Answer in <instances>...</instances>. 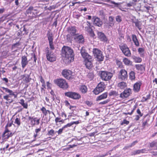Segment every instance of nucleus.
I'll return each instance as SVG.
<instances>
[{
    "instance_id": "obj_1",
    "label": "nucleus",
    "mask_w": 157,
    "mask_h": 157,
    "mask_svg": "<svg viewBox=\"0 0 157 157\" xmlns=\"http://www.w3.org/2000/svg\"><path fill=\"white\" fill-rule=\"evenodd\" d=\"M62 56L64 58L65 63H69L74 60V53L73 50L70 47L64 46L62 50Z\"/></svg>"
},
{
    "instance_id": "obj_2",
    "label": "nucleus",
    "mask_w": 157,
    "mask_h": 157,
    "mask_svg": "<svg viewBox=\"0 0 157 157\" xmlns=\"http://www.w3.org/2000/svg\"><path fill=\"white\" fill-rule=\"evenodd\" d=\"M54 82L60 88L64 90L67 89L69 87L67 82L63 78H59L55 79L54 80Z\"/></svg>"
},
{
    "instance_id": "obj_3",
    "label": "nucleus",
    "mask_w": 157,
    "mask_h": 157,
    "mask_svg": "<svg viewBox=\"0 0 157 157\" xmlns=\"http://www.w3.org/2000/svg\"><path fill=\"white\" fill-rule=\"evenodd\" d=\"M26 15L29 17V19L36 18L38 16L37 10L34 9L32 6H30L26 11Z\"/></svg>"
},
{
    "instance_id": "obj_4",
    "label": "nucleus",
    "mask_w": 157,
    "mask_h": 157,
    "mask_svg": "<svg viewBox=\"0 0 157 157\" xmlns=\"http://www.w3.org/2000/svg\"><path fill=\"white\" fill-rule=\"evenodd\" d=\"M93 53L94 56L96 59L97 61L101 62L103 61L104 56L102 52L98 48H94L93 50Z\"/></svg>"
},
{
    "instance_id": "obj_5",
    "label": "nucleus",
    "mask_w": 157,
    "mask_h": 157,
    "mask_svg": "<svg viewBox=\"0 0 157 157\" xmlns=\"http://www.w3.org/2000/svg\"><path fill=\"white\" fill-rule=\"evenodd\" d=\"M113 73L106 71H101L100 76L102 80L104 81L110 80L113 77Z\"/></svg>"
},
{
    "instance_id": "obj_6",
    "label": "nucleus",
    "mask_w": 157,
    "mask_h": 157,
    "mask_svg": "<svg viewBox=\"0 0 157 157\" xmlns=\"http://www.w3.org/2000/svg\"><path fill=\"white\" fill-rule=\"evenodd\" d=\"M119 47L125 56L129 57L131 56V53L130 50L125 44H121L119 45Z\"/></svg>"
},
{
    "instance_id": "obj_7",
    "label": "nucleus",
    "mask_w": 157,
    "mask_h": 157,
    "mask_svg": "<svg viewBox=\"0 0 157 157\" xmlns=\"http://www.w3.org/2000/svg\"><path fill=\"white\" fill-rule=\"evenodd\" d=\"M65 96L75 100H78L81 98V95L77 92L68 91L64 93Z\"/></svg>"
},
{
    "instance_id": "obj_8",
    "label": "nucleus",
    "mask_w": 157,
    "mask_h": 157,
    "mask_svg": "<svg viewBox=\"0 0 157 157\" xmlns=\"http://www.w3.org/2000/svg\"><path fill=\"white\" fill-rule=\"evenodd\" d=\"M80 53L82 58L84 59V62L94 59L93 56L90 55L86 52V50L84 47H82L81 48Z\"/></svg>"
},
{
    "instance_id": "obj_9",
    "label": "nucleus",
    "mask_w": 157,
    "mask_h": 157,
    "mask_svg": "<svg viewBox=\"0 0 157 157\" xmlns=\"http://www.w3.org/2000/svg\"><path fill=\"white\" fill-rule=\"evenodd\" d=\"M105 86L104 83L103 82H99L96 86V87L93 90V92L96 95H98L100 93L103 91Z\"/></svg>"
},
{
    "instance_id": "obj_10",
    "label": "nucleus",
    "mask_w": 157,
    "mask_h": 157,
    "mask_svg": "<svg viewBox=\"0 0 157 157\" xmlns=\"http://www.w3.org/2000/svg\"><path fill=\"white\" fill-rule=\"evenodd\" d=\"M128 77L127 71L124 69H121L119 72L118 77L119 79L125 81L127 79Z\"/></svg>"
},
{
    "instance_id": "obj_11",
    "label": "nucleus",
    "mask_w": 157,
    "mask_h": 157,
    "mask_svg": "<svg viewBox=\"0 0 157 157\" xmlns=\"http://www.w3.org/2000/svg\"><path fill=\"white\" fill-rule=\"evenodd\" d=\"M48 48L46 50V56L47 60L50 62H53L56 60V56L54 53L51 51H50Z\"/></svg>"
},
{
    "instance_id": "obj_12",
    "label": "nucleus",
    "mask_w": 157,
    "mask_h": 157,
    "mask_svg": "<svg viewBox=\"0 0 157 157\" xmlns=\"http://www.w3.org/2000/svg\"><path fill=\"white\" fill-rule=\"evenodd\" d=\"M132 93V90L131 89L126 88L123 92L120 94V97L122 99H124L128 97Z\"/></svg>"
},
{
    "instance_id": "obj_13",
    "label": "nucleus",
    "mask_w": 157,
    "mask_h": 157,
    "mask_svg": "<svg viewBox=\"0 0 157 157\" xmlns=\"http://www.w3.org/2000/svg\"><path fill=\"white\" fill-rule=\"evenodd\" d=\"M72 71L70 70L64 69L63 70L62 72V75L65 78L70 79L71 78Z\"/></svg>"
},
{
    "instance_id": "obj_14",
    "label": "nucleus",
    "mask_w": 157,
    "mask_h": 157,
    "mask_svg": "<svg viewBox=\"0 0 157 157\" xmlns=\"http://www.w3.org/2000/svg\"><path fill=\"white\" fill-rule=\"evenodd\" d=\"M93 23L94 25L99 27H101L103 25L102 21L98 17L94 16L92 17Z\"/></svg>"
},
{
    "instance_id": "obj_15",
    "label": "nucleus",
    "mask_w": 157,
    "mask_h": 157,
    "mask_svg": "<svg viewBox=\"0 0 157 157\" xmlns=\"http://www.w3.org/2000/svg\"><path fill=\"white\" fill-rule=\"evenodd\" d=\"M97 36L98 38L100 41L104 42H106L107 41V38L106 35L103 33L98 31L97 33Z\"/></svg>"
},
{
    "instance_id": "obj_16",
    "label": "nucleus",
    "mask_w": 157,
    "mask_h": 157,
    "mask_svg": "<svg viewBox=\"0 0 157 157\" xmlns=\"http://www.w3.org/2000/svg\"><path fill=\"white\" fill-rule=\"evenodd\" d=\"M75 40L79 44H83L84 42V39L83 36L82 35H79L78 34H76L74 37Z\"/></svg>"
},
{
    "instance_id": "obj_17",
    "label": "nucleus",
    "mask_w": 157,
    "mask_h": 157,
    "mask_svg": "<svg viewBox=\"0 0 157 157\" xmlns=\"http://www.w3.org/2000/svg\"><path fill=\"white\" fill-rule=\"evenodd\" d=\"M142 84L141 81H139L136 82L133 85V90L135 92H138L140 90Z\"/></svg>"
},
{
    "instance_id": "obj_18",
    "label": "nucleus",
    "mask_w": 157,
    "mask_h": 157,
    "mask_svg": "<svg viewBox=\"0 0 157 157\" xmlns=\"http://www.w3.org/2000/svg\"><path fill=\"white\" fill-rule=\"evenodd\" d=\"M68 32L72 36H75L77 32L76 27L75 26H71L69 27L67 29Z\"/></svg>"
},
{
    "instance_id": "obj_19",
    "label": "nucleus",
    "mask_w": 157,
    "mask_h": 157,
    "mask_svg": "<svg viewBox=\"0 0 157 157\" xmlns=\"http://www.w3.org/2000/svg\"><path fill=\"white\" fill-rule=\"evenodd\" d=\"M40 119L37 117L32 118L30 120V124L32 127L35 126L36 125H38L40 123Z\"/></svg>"
},
{
    "instance_id": "obj_20",
    "label": "nucleus",
    "mask_w": 157,
    "mask_h": 157,
    "mask_svg": "<svg viewBox=\"0 0 157 157\" xmlns=\"http://www.w3.org/2000/svg\"><path fill=\"white\" fill-rule=\"evenodd\" d=\"M21 59V66L23 69L28 64V61L27 56H22Z\"/></svg>"
},
{
    "instance_id": "obj_21",
    "label": "nucleus",
    "mask_w": 157,
    "mask_h": 157,
    "mask_svg": "<svg viewBox=\"0 0 157 157\" xmlns=\"http://www.w3.org/2000/svg\"><path fill=\"white\" fill-rule=\"evenodd\" d=\"M147 151V150L145 149L134 151L131 152V155H134L140 154L141 153H146Z\"/></svg>"
},
{
    "instance_id": "obj_22",
    "label": "nucleus",
    "mask_w": 157,
    "mask_h": 157,
    "mask_svg": "<svg viewBox=\"0 0 157 157\" xmlns=\"http://www.w3.org/2000/svg\"><path fill=\"white\" fill-rule=\"evenodd\" d=\"M116 149L115 147H113L112 150H110L108 152H107L106 153L103 154H99L98 155H95L93 157H105L108 155H111V152L112 151L115 150Z\"/></svg>"
},
{
    "instance_id": "obj_23",
    "label": "nucleus",
    "mask_w": 157,
    "mask_h": 157,
    "mask_svg": "<svg viewBox=\"0 0 157 157\" xmlns=\"http://www.w3.org/2000/svg\"><path fill=\"white\" fill-rule=\"evenodd\" d=\"M93 61L94 59H92L84 62V63L86 67L89 69H90L93 67Z\"/></svg>"
},
{
    "instance_id": "obj_24",
    "label": "nucleus",
    "mask_w": 157,
    "mask_h": 157,
    "mask_svg": "<svg viewBox=\"0 0 157 157\" xmlns=\"http://www.w3.org/2000/svg\"><path fill=\"white\" fill-rule=\"evenodd\" d=\"M107 96L108 93L107 92L104 93L101 95L97 97L96 99V101H99L105 99L107 97Z\"/></svg>"
},
{
    "instance_id": "obj_25",
    "label": "nucleus",
    "mask_w": 157,
    "mask_h": 157,
    "mask_svg": "<svg viewBox=\"0 0 157 157\" xmlns=\"http://www.w3.org/2000/svg\"><path fill=\"white\" fill-rule=\"evenodd\" d=\"M135 67L138 71H144L145 70V64H138L135 65Z\"/></svg>"
},
{
    "instance_id": "obj_26",
    "label": "nucleus",
    "mask_w": 157,
    "mask_h": 157,
    "mask_svg": "<svg viewBox=\"0 0 157 157\" xmlns=\"http://www.w3.org/2000/svg\"><path fill=\"white\" fill-rule=\"evenodd\" d=\"M132 38L135 46L136 47H139L140 45V43L136 36L135 35L132 34Z\"/></svg>"
},
{
    "instance_id": "obj_27",
    "label": "nucleus",
    "mask_w": 157,
    "mask_h": 157,
    "mask_svg": "<svg viewBox=\"0 0 157 157\" xmlns=\"http://www.w3.org/2000/svg\"><path fill=\"white\" fill-rule=\"evenodd\" d=\"M138 52L140 57H144L145 54V48H139L138 49Z\"/></svg>"
},
{
    "instance_id": "obj_28",
    "label": "nucleus",
    "mask_w": 157,
    "mask_h": 157,
    "mask_svg": "<svg viewBox=\"0 0 157 157\" xmlns=\"http://www.w3.org/2000/svg\"><path fill=\"white\" fill-rule=\"evenodd\" d=\"M123 62L124 64L126 66L131 65L132 63V62L130 59L126 57H124L123 59Z\"/></svg>"
},
{
    "instance_id": "obj_29",
    "label": "nucleus",
    "mask_w": 157,
    "mask_h": 157,
    "mask_svg": "<svg viewBox=\"0 0 157 157\" xmlns=\"http://www.w3.org/2000/svg\"><path fill=\"white\" fill-rule=\"evenodd\" d=\"M87 90L86 86L84 85H82L79 88V90L83 94L86 93L87 91Z\"/></svg>"
},
{
    "instance_id": "obj_30",
    "label": "nucleus",
    "mask_w": 157,
    "mask_h": 157,
    "mask_svg": "<svg viewBox=\"0 0 157 157\" xmlns=\"http://www.w3.org/2000/svg\"><path fill=\"white\" fill-rule=\"evenodd\" d=\"M133 22L135 24L136 26V27L140 30L141 29V26L142 23L140 21L137 20L136 21H133Z\"/></svg>"
},
{
    "instance_id": "obj_31",
    "label": "nucleus",
    "mask_w": 157,
    "mask_h": 157,
    "mask_svg": "<svg viewBox=\"0 0 157 157\" xmlns=\"http://www.w3.org/2000/svg\"><path fill=\"white\" fill-rule=\"evenodd\" d=\"M47 36L49 42H52L53 40V37L52 34L50 32L48 31L47 34Z\"/></svg>"
},
{
    "instance_id": "obj_32",
    "label": "nucleus",
    "mask_w": 157,
    "mask_h": 157,
    "mask_svg": "<svg viewBox=\"0 0 157 157\" xmlns=\"http://www.w3.org/2000/svg\"><path fill=\"white\" fill-rule=\"evenodd\" d=\"M9 130L7 129H6L2 135V137L3 139H8L10 135H9Z\"/></svg>"
},
{
    "instance_id": "obj_33",
    "label": "nucleus",
    "mask_w": 157,
    "mask_h": 157,
    "mask_svg": "<svg viewBox=\"0 0 157 157\" xmlns=\"http://www.w3.org/2000/svg\"><path fill=\"white\" fill-rule=\"evenodd\" d=\"M40 130L41 128H37V129H35L33 136L35 138L40 136Z\"/></svg>"
},
{
    "instance_id": "obj_34",
    "label": "nucleus",
    "mask_w": 157,
    "mask_h": 157,
    "mask_svg": "<svg viewBox=\"0 0 157 157\" xmlns=\"http://www.w3.org/2000/svg\"><path fill=\"white\" fill-rule=\"evenodd\" d=\"M83 143V142H82L81 143H78V142L76 143L75 142V144L73 145H68V147H67L66 149L67 150H68L69 148H73L75 147H76L78 146V145H80L82 144V143Z\"/></svg>"
},
{
    "instance_id": "obj_35",
    "label": "nucleus",
    "mask_w": 157,
    "mask_h": 157,
    "mask_svg": "<svg viewBox=\"0 0 157 157\" xmlns=\"http://www.w3.org/2000/svg\"><path fill=\"white\" fill-rule=\"evenodd\" d=\"M133 59L136 63H140L142 61V59L139 56H134L133 57Z\"/></svg>"
},
{
    "instance_id": "obj_36",
    "label": "nucleus",
    "mask_w": 157,
    "mask_h": 157,
    "mask_svg": "<svg viewBox=\"0 0 157 157\" xmlns=\"http://www.w3.org/2000/svg\"><path fill=\"white\" fill-rule=\"evenodd\" d=\"M118 86L121 89H123L126 87L127 84L125 82H121L118 84Z\"/></svg>"
},
{
    "instance_id": "obj_37",
    "label": "nucleus",
    "mask_w": 157,
    "mask_h": 157,
    "mask_svg": "<svg viewBox=\"0 0 157 157\" xmlns=\"http://www.w3.org/2000/svg\"><path fill=\"white\" fill-rule=\"evenodd\" d=\"M83 137H81L79 138L75 137V138H72L71 140L68 142V144L71 143V142L75 141V142H78L77 141H82V140Z\"/></svg>"
},
{
    "instance_id": "obj_38",
    "label": "nucleus",
    "mask_w": 157,
    "mask_h": 157,
    "mask_svg": "<svg viewBox=\"0 0 157 157\" xmlns=\"http://www.w3.org/2000/svg\"><path fill=\"white\" fill-rule=\"evenodd\" d=\"M25 100L23 99H21L20 100L19 103L23 106L24 108L27 109L28 108V104L26 103H25Z\"/></svg>"
},
{
    "instance_id": "obj_39",
    "label": "nucleus",
    "mask_w": 157,
    "mask_h": 157,
    "mask_svg": "<svg viewBox=\"0 0 157 157\" xmlns=\"http://www.w3.org/2000/svg\"><path fill=\"white\" fill-rule=\"evenodd\" d=\"M135 72L133 71H131L129 73V78L130 80H132L135 79Z\"/></svg>"
},
{
    "instance_id": "obj_40",
    "label": "nucleus",
    "mask_w": 157,
    "mask_h": 157,
    "mask_svg": "<svg viewBox=\"0 0 157 157\" xmlns=\"http://www.w3.org/2000/svg\"><path fill=\"white\" fill-rule=\"evenodd\" d=\"M57 131H55L54 130L52 129L48 131V132L47 135L48 136H54L57 133Z\"/></svg>"
},
{
    "instance_id": "obj_41",
    "label": "nucleus",
    "mask_w": 157,
    "mask_h": 157,
    "mask_svg": "<svg viewBox=\"0 0 157 157\" xmlns=\"http://www.w3.org/2000/svg\"><path fill=\"white\" fill-rule=\"evenodd\" d=\"M151 95L149 94H148L146 96V97H143L141 101L142 102H144L147 101L148 100L150 99L151 98Z\"/></svg>"
},
{
    "instance_id": "obj_42",
    "label": "nucleus",
    "mask_w": 157,
    "mask_h": 157,
    "mask_svg": "<svg viewBox=\"0 0 157 157\" xmlns=\"http://www.w3.org/2000/svg\"><path fill=\"white\" fill-rule=\"evenodd\" d=\"M129 123V121L124 119L121 121L120 125H121L125 126L126 125L128 124Z\"/></svg>"
},
{
    "instance_id": "obj_43",
    "label": "nucleus",
    "mask_w": 157,
    "mask_h": 157,
    "mask_svg": "<svg viewBox=\"0 0 157 157\" xmlns=\"http://www.w3.org/2000/svg\"><path fill=\"white\" fill-rule=\"evenodd\" d=\"M76 106H72V105H70L69 107V109H71V110L72 112L71 113H69V115H68V117H71V116H73L72 114L73 113L74 111V109H73V108H75V109L76 108Z\"/></svg>"
},
{
    "instance_id": "obj_44",
    "label": "nucleus",
    "mask_w": 157,
    "mask_h": 157,
    "mask_svg": "<svg viewBox=\"0 0 157 157\" xmlns=\"http://www.w3.org/2000/svg\"><path fill=\"white\" fill-rule=\"evenodd\" d=\"M109 95L110 96H118L119 94L118 92L115 90H111L109 93Z\"/></svg>"
},
{
    "instance_id": "obj_45",
    "label": "nucleus",
    "mask_w": 157,
    "mask_h": 157,
    "mask_svg": "<svg viewBox=\"0 0 157 157\" xmlns=\"http://www.w3.org/2000/svg\"><path fill=\"white\" fill-rule=\"evenodd\" d=\"M78 123H79V122L78 121L71 122L70 123L67 124L66 125L64 126L63 128H66L67 127H70L73 124H78Z\"/></svg>"
},
{
    "instance_id": "obj_46",
    "label": "nucleus",
    "mask_w": 157,
    "mask_h": 157,
    "mask_svg": "<svg viewBox=\"0 0 157 157\" xmlns=\"http://www.w3.org/2000/svg\"><path fill=\"white\" fill-rule=\"evenodd\" d=\"M14 123L17 126H19L21 124L20 118L18 117H16L15 119Z\"/></svg>"
},
{
    "instance_id": "obj_47",
    "label": "nucleus",
    "mask_w": 157,
    "mask_h": 157,
    "mask_svg": "<svg viewBox=\"0 0 157 157\" xmlns=\"http://www.w3.org/2000/svg\"><path fill=\"white\" fill-rule=\"evenodd\" d=\"M23 76L25 77L24 80L26 83H28L30 81L31 78H29V76L27 75L25 76V75H23Z\"/></svg>"
},
{
    "instance_id": "obj_48",
    "label": "nucleus",
    "mask_w": 157,
    "mask_h": 157,
    "mask_svg": "<svg viewBox=\"0 0 157 157\" xmlns=\"http://www.w3.org/2000/svg\"><path fill=\"white\" fill-rule=\"evenodd\" d=\"M43 114L45 116L47 115V110L44 107H42L40 109Z\"/></svg>"
},
{
    "instance_id": "obj_49",
    "label": "nucleus",
    "mask_w": 157,
    "mask_h": 157,
    "mask_svg": "<svg viewBox=\"0 0 157 157\" xmlns=\"http://www.w3.org/2000/svg\"><path fill=\"white\" fill-rule=\"evenodd\" d=\"M89 33L90 34V36L92 37H94L95 36L94 33L93 31L90 28H89Z\"/></svg>"
},
{
    "instance_id": "obj_50",
    "label": "nucleus",
    "mask_w": 157,
    "mask_h": 157,
    "mask_svg": "<svg viewBox=\"0 0 157 157\" xmlns=\"http://www.w3.org/2000/svg\"><path fill=\"white\" fill-rule=\"evenodd\" d=\"M98 131L97 130H95V132H94L92 133H90L89 134V135L90 136H93L95 135H97L98 134H97Z\"/></svg>"
},
{
    "instance_id": "obj_51",
    "label": "nucleus",
    "mask_w": 157,
    "mask_h": 157,
    "mask_svg": "<svg viewBox=\"0 0 157 157\" xmlns=\"http://www.w3.org/2000/svg\"><path fill=\"white\" fill-rule=\"evenodd\" d=\"M116 21L118 23L121 22L122 21V18L119 15H118L116 17Z\"/></svg>"
},
{
    "instance_id": "obj_52",
    "label": "nucleus",
    "mask_w": 157,
    "mask_h": 157,
    "mask_svg": "<svg viewBox=\"0 0 157 157\" xmlns=\"http://www.w3.org/2000/svg\"><path fill=\"white\" fill-rule=\"evenodd\" d=\"M157 141H153L150 144V147H156Z\"/></svg>"
},
{
    "instance_id": "obj_53",
    "label": "nucleus",
    "mask_w": 157,
    "mask_h": 157,
    "mask_svg": "<svg viewBox=\"0 0 157 157\" xmlns=\"http://www.w3.org/2000/svg\"><path fill=\"white\" fill-rule=\"evenodd\" d=\"M51 94L52 95V101H54L55 100V97L56 96V95L55 94L54 92V91L52 90L50 92Z\"/></svg>"
},
{
    "instance_id": "obj_54",
    "label": "nucleus",
    "mask_w": 157,
    "mask_h": 157,
    "mask_svg": "<svg viewBox=\"0 0 157 157\" xmlns=\"http://www.w3.org/2000/svg\"><path fill=\"white\" fill-rule=\"evenodd\" d=\"M109 101H110V100L108 99L106 100H105L104 101H103L100 102L99 103V104H100V105L105 104L109 102Z\"/></svg>"
},
{
    "instance_id": "obj_55",
    "label": "nucleus",
    "mask_w": 157,
    "mask_h": 157,
    "mask_svg": "<svg viewBox=\"0 0 157 157\" xmlns=\"http://www.w3.org/2000/svg\"><path fill=\"white\" fill-rule=\"evenodd\" d=\"M136 113L139 114V115H140V117H142L143 116V113H141L140 110L139 108L137 109Z\"/></svg>"
},
{
    "instance_id": "obj_56",
    "label": "nucleus",
    "mask_w": 157,
    "mask_h": 157,
    "mask_svg": "<svg viewBox=\"0 0 157 157\" xmlns=\"http://www.w3.org/2000/svg\"><path fill=\"white\" fill-rule=\"evenodd\" d=\"M49 43L50 48L52 50H54L55 49V47L53 44V42H49Z\"/></svg>"
},
{
    "instance_id": "obj_57",
    "label": "nucleus",
    "mask_w": 157,
    "mask_h": 157,
    "mask_svg": "<svg viewBox=\"0 0 157 157\" xmlns=\"http://www.w3.org/2000/svg\"><path fill=\"white\" fill-rule=\"evenodd\" d=\"M63 128H60L58 131H57V133L58 134L56 135V136H58V135L61 134L62 133Z\"/></svg>"
},
{
    "instance_id": "obj_58",
    "label": "nucleus",
    "mask_w": 157,
    "mask_h": 157,
    "mask_svg": "<svg viewBox=\"0 0 157 157\" xmlns=\"http://www.w3.org/2000/svg\"><path fill=\"white\" fill-rule=\"evenodd\" d=\"M85 103L89 106H91L92 105H93V103L91 102L87 101L85 102Z\"/></svg>"
},
{
    "instance_id": "obj_59",
    "label": "nucleus",
    "mask_w": 157,
    "mask_h": 157,
    "mask_svg": "<svg viewBox=\"0 0 157 157\" xmlns=\"http://www.w3.org/2000/svg\"><path fill=\"white\" fill-rule=\"evenodd\" d=\"M81 16V15L79 14H76L74 15V17L77 19H78Z\"/></svg>"
},
{
    "instance_id": "obj_60",
    "label": "nucleus",
    "mask_w": 157,
    "mask_h": 157,
    "mask_svg": "<svg viewBox=\"0 0 157 157\" xmlns=\"http://www.w3.org/2000/svg\"><path fill=\"white\" fill-rule=\"evenodd\" d=\"M116 61L117 65H119V67L122 65V63L120 61L116 60Z\"/></svg>"
},
{
    "instance_id": "obj_61",
    "label": "nucleus",
    "mask_w": 157,
    "mask_h": 157,
    "mask_svg": "<svg viewBox=\"0 0 157 157\" xmlns=\"http://www.w3.org/2000/svg\"><path fill=\"white\" fill-rule=\"evenodd\" d=\"M20 45V44L19 43H17L15 44H14V45H13L12 46V48H15V47H17L19 46Z\"/></svg>"
},
{
    "instance_id": "obj_62",
    "label": "nucleus",
    "mask_w": 157,
    "mask_h": 157,
    "mask_svg": "<svg viewBox=\"0 0 157 157\" xmlns=\"http://www.w3.org/2000/svg\"><path fill=\"white\" fill-rule=\"evenodd\" d=\"M138 143V141L137 140H136L132 143L130 145L131 147H132L136 145V144Z\"/></svg>"
},
{
    "instance_id": "obj_63",
    "label": "nucleus",
    "mask_w": 157,
    "mask_h": 157,
    "mask_svg": "<svg viewBox=\"0 0 157 157\" xmlns=\"http://www.w3.org/2000/svg\"><path fill=\"white\" fill-rule=\"evenodd\" d=\"M139 115H136L135 116V118L134 119L136 121H138L139 120L140 117H141Z\"/></svg>"
},
{
    "instance_id": "obj_64",
    "label": "nucleus",
    "mask_w": 157,
    "mask_h": 157,
    "mask_svg": "<svg viewBox=\"0 0 157 157\" xmlns=\"http://www.w3.org/2000/svg\"><path fill=\"white\" fill-rule=\"evenodd\" d=\"M40 81L41 83H44V82H45L44 80L43 79V77H42V76H40Z\"/></svg>"
}]
</instances>
